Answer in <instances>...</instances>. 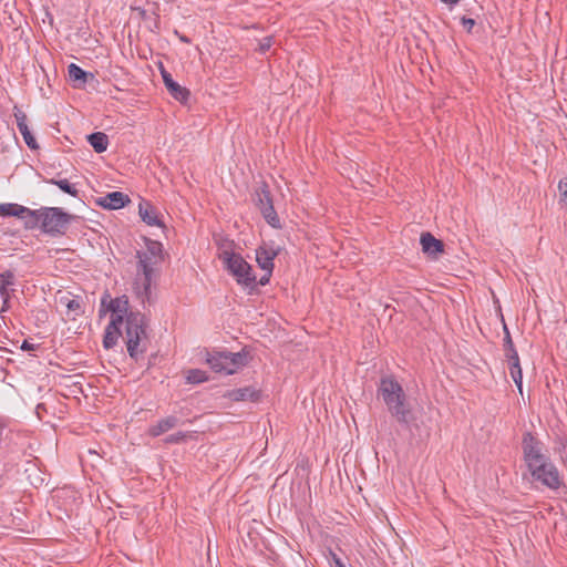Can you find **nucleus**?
Wrapping results in <instances>:
<instances>
[{
	"instance_id": "obj_39",
	"label": "nucleus",
	"mask_w": 567,
	"mask_h": 567,
	"mask_svg": "<svg viewBox=\"0 0 567 567\" xmlns=\"http://www.w3.org/2000/svg\"><path fill=\"white\" fill-rule=\"evenodd\" d=\"M441 1L445 4L453 6V4H456L460 0H441Z\"/></svg>"
},
{
	"instance_id": "obj_15",
	"label": "nucleus",
	"mask_w": 567,
	"mask_h": 567,
	"mask_svg": "<svg viewBox=\"0 0 567 567\" xmlns=\"http://www.w3.org/2000/svg\"><path fill=\"white\" fill-rule=\"evenodd\" d=\"M224 398L229 399L234 402L250 401L257 402L260 399V391L252 386H245L234 390H228Z\"/></svg>"
},
{
	"instance_id": "obj_7",
	"label": "nucleus",
	"mask_w": 567,
	"mask_h": 567,
	"mask_svg": "<svg viewBox=\"0 0 567 567\" xmlns=\"http://www.w3.org/2000/svg\"><path fill=\"white\" fill-rule=\"evenodd\" d=\"M41 231L51 237L64 236L74 216L60 207H43Z\"/></svg>"
},
{
	"instance_id": "obj_3",
	"label": "nucleus",
	"mask_w": 567,
	"mask_h": 567,
	"mask_svg": "<svg viewBox=\"0 0 567 567\" xmlns=\"http://www.w3.org/2000/svg\"><path fill=\"white\" fill-rule=\"evenodd\" d=\"M527 471L530 475V482L535 484L538 489H548L555 495L567 494V485L564 477L550 458L528 467Z\"/></svg>"
},
{
	"instance_id": "obj_25",
	"label": "nucleus",
	"mask_w": 567,
	"mask_h": 567,
	"mask_svg": "<svg viewBox=\"0 0 567 567\" xmlns=\"http://www.w3.org/2000/svg\"><path fill=\"white\" fill-rule=\"evenodd\" d=\"M208 374L204 370L189 369L186 371V383L188 384H200L208 381Z\"/></svg>"
},
{
	"instance_id": "obj_35",
	"label": "nucleus",
	"mask_w": 567,
	"mask_h": 567,
	"mask_svg": "<svg viewBox=\"0 0 567 567\" xmlns=\"http://www.w3.org/2000/svg\"><path fill=\"white\" fill-rule=\"evenodd\" d=\"M234 246H235L234 240H229V239H223V240H220V243H218L219 252H223L224 249H229V250L234 251L233 250Z\"/></svg>"
},
{
	"instance_id": "obj_2",
	"label": "nucleus",
	"mask_w": 567,
	"mask_h": 567,
	"mask_svg": "<svg viewBox=\"0 0 567 567\" xmlns=\"http://www.w3.org/2000/svg\"><path fill=\"white\" fill-rule=\"evenodd\" d=\"M378 398L382 399L389 413L400 425L411 427L415 421L412 404L402 385L393 377L381 378Z\"/></svg>"
},
{
	"instance_id": "obj_38",
	"label": "nucleus",
	"mask_w": 567,
	"mask_h": 567,
	"mask_svg": "<svg viewBox=\"0 0 567 567\" xmlns=\"http://www.w3.org/2000/svg\"><path fill=\"white\" fill-rule=\"evenodd\" d=\"M6 422L0 419V441L8 437L9 432H6Z\"/></svg>"
},
{
	"instance_id": "obj_16",
	"label": "nucleus",
	"mask_w": 567,
	"mask_h": 567,
	"mask_svg": "<svg viewBox=\"0 0 567 567\" xmlns=\"http://www.w3.org/2000/svg\"><path fill=\"white\" fill-rule=\"evenodd\" d=\"M68 74L69 79L73 83V86L76 89H83L85 83L95 79V75L92 72L83 70L75 63H71L68 66Z\"/></svg>"
},
{
	"instance_id": "obj_10",
	"label": "nucleus",
	"mask_w": 567,
	"mask_h": 567,
	"mask_svg": "<svg viewBox=\"0 0 567 567\" xmlns=\"http://www.w3.org/2000/svg\"><path fill=\"white\" fill-rule=\"evenodd\" d=\"M161 75L164 82V85L166 90L169 92V94L182 104H186L190 96V91L179 85L174 79L172 78V74L163 66V64H159Z\"/></svg>"
},
{
	"instance_id": "obj_28",
	"label": "nucleus",
	"mask_w": 567,
	"mask_h": 567,
	"mask_svg": "<svg viewBox=\"0 0 567 567\" xmlns=\"http://www.w3.org/2000/svg\"><path fill=\"white\" fill-rule=\"evenodd\" d=\"M65 306L69 311L73 312L74 318L83 315V312H84L81 301L78 298L69 299L68 302L65 303Z\"/></svg>"
},
{
	"instance_id": "obj_26",
	"label": "nucleus",
	"mask_w": 567,
	"mask_h": 567,
	"mask_svg": "<svg viewBox=\"0 0 567 567\" xmlns=\"http://www.w3.org/2000/svg\"><path fill=\"white\" fill-rule=\"evenodd\" d=\"M48 183L58 186L63 193L69 194L72 197H79V190L74 184H71L68 179H55L51 178Z\"/></svg>"
},
{
	"instance_id": "obj_6",
	"label": "nucleus",
	"mask_w": 567,
	"mask_h": 567,
	"mask_svg": "<svg viewBox=\"0 0 567 567\" xmlns=\"http://www.w3.org/2000/svg\"><path fill=\"white\" fill-rule=\"evenodd\" d=\"M205 361L214 372L234 374L239 368L247 364V353L244 350L236 353L206 350Z\"/></svg>"
},
{
	"instance_id": "obj_13",
	"label": "nucleus",
	"mask_w": 567,
	"mask_h": 567,
	"mask_svg": "<svg viewBox=\"0 0 567 567\" xmlns=\"http://www.w3.org/2000/svg\"><path fill=\"white\" fill-rule=\"evenodd\" d=\"M278 255V250L266 244L256 249V261L264 271H274V260Z\"/></svg>"
},
{
	"instance_id": "obj_17",
	"label": "nucleus",
	"mask_w": 567,
	"mask_h": 567,
	"mask_svg": "<svg viewBox=\"0 0 567 567\" xmlns=\"http://www.w3.org/2000/svg\"><path fill=\"white\" fill-rule=\"evenodd\" d=\"M420 244L424 254L436 257L444 251V243L435 238L431 233L421 234Z\"/></svg>"
},
{
	"instance_id": "obj_11",
	"label": "nucleus",
	"mask_w": 567,
	"mask_h": 567,
	"mask_svg": "<svg viewBox=\"0 0 567 567\" xmlns=\"http://www.w3.org/2000/svg\"><path fill=\"white\" fill-rule=\"evenodd\" d=\"M131 203L128 195L115 190L107 193L104 196L97 197L95 204L104 209L115 210L125 207Z\"/></svg>"
},
{
	"instance_id": "obj_24",
	"label": "nucleus",
	"mask_w": 567,
	"mask_h": 567,
	"mask_svg": "<svg viewBox=\"0 0 567 567\" xmlns=\"http://www.w3.org/2000/svg\"><path fill=\"white\" fill-rule=\"evenodd\" d=\"M24 212V206L16 203H3L0 204V216L2 217H17L21 218Z\"/></svg>"
},
{
	"instance_id": "obj_21",
	"label": "nucleus",
	"mask_w": 567,
	"mask_h": 567,
	"mask_svg": "<svg viewBox=\"0 0 567 567\" xmlns=\"http://www.w3.org/2000/svg\"><path fill=\"white\" fill-rule=\"evenodd\" d=\"M87 142L96 153H103L107 150L109 137L103 132H94L87 135Z\"/></svg>"
},
{
	"instance_id": "obj_4",
	"label": "nucleus",
	"mask_w": 567,
	"mask_h": 567,
	"mask_svg": "<svg viewBox=\"0 0 567 567\" xmlns=\"http://www.w3.org/2000/svg\"><path fill=\"white\" fill-rule=\"evenodd\" d=\"M145 247L146 250H137V270L143 275V291L144 295L148 296L151 293L152 278L154 272V267L161 265L164 260L163 256V245L158 240H154L145 237Z\"/></svg>"
},
{
	"instance_id": "obj_1",
	"label": "nucleus",
	"mask_w": 567,
	"mask_h": 567,
	"mask_svg": "<svg viewBox=\"0 0 567 567\" xmlns=\"http://www.w3.org/2000/svg\"><path fill=\"white\" fill-rule=\"evenodd\" d=\"M111 320L104 330L103 347L113 349L122 337V326L125 324L123 337L130 358L138 361L146 352L150 340L146 332L145 316L140 311L130 310V301L126 295L116 298L110 296Z\"/></svg>"
},
{
	"instance_id": "obj_19",
	"label": "nucleus",
	"mask_w": 567,
	"mask_h": 567,
	"mask_svg": "<svg viewBox=\"0 0 567 567\" xmlns=\"http://www.w3.org/2000/svg\"><path fill=\"white\" fill-rule=\"evenodd\" d=\"M24 212L25 213H22L23 217L20 218L23 220L24 228L28 230H33L35 228L41 229L43 207L39 209H31L24 206Z\"/></svg>"
},
{
	"instance_id": "obj_5",
	"label": "nucleus",
	"mask_w": 567,
	"mask_h": 567,
	"mask_svg": "<svg viewBox=\"0 0 567 567\" xmlns=\"http://www.w3.org/2000/svg\"><path fill=\"white\" fill-rule=\"evenodd\" d=\"M218 257L224 262L225 269L236 278L239 285L250 289L256 287V276L252 272V267L240 254L224 249L223 252L218 254Z\"/></svg>"
},
{
	"instance_id": "obj_29",
	"label": "nucleus",
	"mask_w": 567,
	"mask_h": 567,
	"mask_svg": "<svg viewBox=\"0 0 567 567\" xmlns=\"http://www.w3.org/2000/svg\"><path fill=\"white\" fill-rule=\"evenodd\" d=\"M110 292L105 290L101 297L99 318L102 319L107 312H110Z\"/></svg>"
},
{
	"instance_id": "obj_37",
	"label": "nucleus",
	"mask_w": 567,
	"mask_h": 567,
	"mask_svg": "<svg viewBox=\"0 0 567 567\" xmlns=\"http://www.w3.org/2000/svg\"><path fill=\"white\" fill-rule=\"evenodd\" d=\"M39 347H40L39 344H33V343H30L28 340H23L20 348L23 351H33V350L38 349Z\"/></svg>"
},
{
	"instance_id": "obj_8",
	"label": "nucleus",
	"mask_w": 567,
	"mask_h": 567,
	"mask_svg": "<svg viewBox=\"0 0 567 567\" xmlns=\"http://www.w3.org/2000/svg\"><path fill=\"white\" fill-rule=\"evenodd\" d=\"M252 202L258 207L269 226L275 229H280L282 227L280 218L274 207V200L269 185L266 182H261L255 189Z\"/></svg>"
},
{
	"instance_id": "obj_20",
	"label": "nucleus",
	"mask_w": 567,
	"mask_h": 567,
	"mask_svg": "<svg viewBox=\"0 0 567 567\" xmlns=\"http://www.w3.org/2000/svg\"><path fill=\"white\" fill-rule=\"evenodd\" d=\"M16 285V275L11 269L0 272V295L3 302L7 303L10 299V293L14 291L12 286Z\"/></svg>"
},
{
	"instance_id": "obj_27",
	"label": "nucleus",
	"mask_w": 567,
	"mask_h": 567,
	"mask_svg": "<svg viewBox=\"0 0 567 567\" xmlns=\"http://www.w3.org/2000/svg\"><path fill=\"white\" fill-rule=\"evenodd\" d=\"M554 450L559 455L561 463L567 467V437H556L554 441Z\"/></svg>"
},
{
	"instance_id": "obj_22",
	"label": "nucleus",
	"mask_w": 567,
	"mask_h": 567,
	"mask_svg": "<svg viewBox=\"0 0 567 567\" xmlns=\"http://www.w3.org/2000/svg\"><path fill=\"white\" fill-rule=\"evenodd\" d=\"M509 364V374L516 384L518 391L522 393L523 391V372L520 368L519 357H514L512 359H507Z\"/></svg>"
},
{
	"instance_id": "obj_33",
	"label": "nucleus",
	"mask_w": 567,
	"mask_h": 567,
	"mask_svg": "<svg viewBox=\"0 0 567 567\" xmlns=\"http://www.w3.org/2000/svg\"><path fill=\"white\" fill-rule=\"evenodd\" d=\"M461 23H462L463 28L466 30L467 33H472L473 28H474L476 22L472 18L462 17L461 18Z\"/></svg>"
},
{
	"instance_id": "obj_14",
	"label": "nucleus",
	"mask_w": 567,
	"mask_h": 567,
	"mask_svg": "<svg viewBox=\"0 0 567 567\" xmlns=\"http://www.w3.org/2000/svg\"><path fill=\"white\" fill-rule=\"evenodd\" d=\"M138 215L148 226L165 227L158 216L157 209L147 200L142 199L138 204Z\"/></svg>"
},
{
	"instance_id": "obj_31",
	"label": "nucleus",
	"mask_w": 567,
	"mask_h": 567,
	"mask_svg": "<svg viewBox=\"0 0 567 567\" xmlns=\"http://www.w3.org/2000/svg\"><path fill=\"white\" fill-rule=\"evenodd\" d=\"M558 190L560 196V203L567 207V177H564L558 183Z\"/></svg>"
},
{
	"instance_id": "obj_36",
	"label": "nucleus",
	"mask_w": 567,
	"mask_h": 567,
	"mask_svg": "<svg viewBox=\"0 0 567 567\" xmlns=\"http://www.w3.org/2000/svg\"><path fill=\"white\" fill-rule=\"evenodd\" d=\"M272 271H265V274L260 277V279L256 280V286H266L269 284Z\"/></svg>"
},
{
	"instance_id": "obj_18",
	"label": "nucleus",
	"mask_w": 567,
	"mask_h": 567,
	"mask_svg": "<svg viewBox=\"0 0 567 567\" xmlns=\"http://www.w3.org/2000/svg\"><path fill=\"white\" fill-rule=\"evenodd\" d=\"M178 422H179V420L177 416L168 415L164 419H161L155 424H152L148 427L147 433L152 437H157V436L164 434L165 432L174 429L178 424Z\"/></svg>"
},
{
	"instance_id": "obj_30",
	"label": "nucleus",
	"mask_w": 567,
	"mask_h": 567,
	"mask_svg": "<svg viewBox=\"0 0 567 567\" xmlns=\"http://www.w3.org/2000/svg\"><path fill=\"white\" fill-rule=\"evenodd\" d=\"M188 434L186 432H177L174 434H169L165 437L164 442L166 444H179L186 441Z\"/></svg>"
},
{
	"instance_id": "obj_34",
	"label": "nucleus",
	"mask_w": 567,
	"mask_h": 567,
	"mask_svg": "<svg viewBox=\"0 0 567 567\" xmlns=\"http://www.w3.org/2000/svg\"><path fill=\"white\" fill-rule=\"evenodd\" d=\"M330 567H346V565L342 563L341 558L330 550V559H329Z\"/></svg>"
},
{
	"instance_id": "obj_9",
	"label": "nucleus",
	"mask_w": 567,
	"mask_h": 567,
	"mask_svg": "<svg viewBox=\"0 0 567 567\" xmlns=\"http://www.w3.org/2000/svg\"><path fill=\"white\" fill-rule=\"evenodd\" d=\"M544 443L532 432H525L522 437L523 461L526 468L543 463L550 457L544 452Z\"/></svg>"
},
{
	"instance_id": "obj_12",
	"label": "nucleus",
	"mask_w": 567,
	"mask_h": 567,
	"mask_svg": "<svg viewBox=\"0 0 567 567\" xmlns=\"http://www.w3.org/2000/svg\"><path fill=\"white\" fill-rule=\"evenodd\" d=\"M13 114L16 117L18 130L21 133L27 146L32 151L38 150L39 144H38L35 137L33 136V134L31 133V131L29 130V126L27 124V121H28L27 114L22 110H20L18 106H14Z\"/></svg>"
},
{
	"instance_id": "obj_40",
	"label": "nucleus",
	"mask_w": 567,
	"mask_h": 567,
	"mask_svg": "<svg viewBox=\"0 0 567 567\" xmlns=\"http://www.w3.org/2000/svg\"><path fill=\"white\" fill-rule=\"evenodd\" d=\"M179 39H181L182 42H185V43H189L190 42V40L186 35H181Z\"/></svg>"
},
{
	"instance_id": "obj_32",
	"label": "nucleus",
	"mask_w": 567,
	"mask_h": 567,
	"mask_svg": "<svg viewBox=\"0 0 567 567\" xmlns=\"http://www.w3.org/2000/svg\"><path fill=\"white\" fill-rule=\"evenodd\" d=\"M272 43H274L272 37H265L259 42L258 51L260 53H266L271 48Z\"/></svg>"
},
{
	"instance_id": "obj_23",
	"label": "nucleus",
	"mask_w": 567,
	"mask_h": 567,
	"mask_svg": "<svg viewBox=\"0 0 567 567\" xmlns=\"http://www.w3.org/2000/svg\"><path fill=\"white\" fill-rule=\"evenodd\" d=\"M502 321H503V330H504V339H503L504 355L506 359H512L514 357H518L517 350L514 346L513 339L511 337V332L507 328V324L505 323L504 318H502Z\"/></svg>"
}]
</instances>
